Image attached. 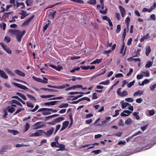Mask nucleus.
<instances>
[{
    "instance_id": "obj_1",
    "label": "nucleus",
    "mask_w": 156,
    "mask_h": 156,
    "mask_svg": "<svg viewBox=\"0 0 156 156\" xmlns=\"http://www.w3.org/2000/svg\"><path fill=\"white\" fill-rule=\"evenodd\" d=\"M9 103L11 105V106H8L6 109L11 113H12L15 111V109L14 108V107H17V106L18 105L21 107H22L23 106L22 104L20 102L16 100H12L9 102Z\"/></svg>"
},
{
    "instance_id": "obj_2",
    "label": "nucleus",
    "mask_w": 156,
    "mask_h": 156,
    "mask_svg": "<svg viewBox=\"0 0 156 156\" xmlns=\"http://www.w3.org/2000/svg\"><path fill=\"white\" fill-rule=\"evenodd\" d=\"M126 34V28L124 29V32L122 34V44L121 48L120 51V53L122 54V56H124L126 54V47H125V44L124 43V41L125 38V36Z\"/></svg>"
},
{
    "instance_id": "obj_3",
    "label": "nucleus",
    "mask_w": 156,
    "mask_h": 156,
    "mask_svg": "<svg viewBox=\"0 0 156 156\" xmlns=\"http://www.w3.org/2000/svg\"><path fill=\"white\" fill-rule=\"evenodd\" d=\"M26 32L25 30L22 31L18 30L15 35L16 36V39L18 42H20L21 40V38L25 34Z\"/></svg>"
},
{
    "instance_id": "obj_4",
    "label": "nucleus",
    "mask_w": 156,
    "mask_h": 156,
    "mask_svg": "<svg viewBox=\"0 0 156 156\" xmlns=\"http://www.w3.org/2000/svg\"><path fill=\"white\" fill-rule=\"evenodd\" d=\"M44 133V131L43 129H40L36 132L30 134V137H37L42 135Z\"/></svg>"
},
{
    "instance_id": "obj_5",
    "label": "nucleus",
    "mask_w": 156,
    "mask_h": 156,
    "mask_svg": "<svg viewBox=\"0 0 156 156\" xmlns=\"http://www.w3.org/2000/svg\"><path fill=\"white\" fill-rule=\"evenodd\" d=\"M33 78L36 81L38 82H41L44 83H48V80L45 77H43V79H42L33 76Z\"/></svg>"
},
{
    "instance_id": "obj_6",
    "label": "nucleus",
    "mask_w": 156,
    "mask_h": 156,
    "mask_svg": "<svg viewBox=\"0 0 156 156\" xmlns=\"http://www.w3.org/2000/svg\"><path fill=\"white\" fill-rule=\"evenodd\" d=\"M0 45L2 47V48L8 54H11L12 51L7 46L5 45L4 43H1Z\"/></svg>"
},
{
    "instance_id": "obj_7",
    "label": "nucleus",
    "mask_w": 156,
    "mask_h": 156,
    "mask_svg": "<svg viewBox=\"0 0 156 156\" xmlns=\"http://www.w3.org/2000/svg\"><path fill=\"white\" fill-rule=\"evenodd\" d=\"M42 122H39L35 123L33 125V126L34 127V129H37L42 128L44 126V124L41 125Z\"/></svg>"
},
{
    "instance_id": "obj_8",
    "label": "nucleus",
    "mask_w": 156,
    "mask_h": 156,
    "mask_svg": "<svg viewBox=\"0 0 156 156\" xmlns=\"http://www.w3.org/2000/svg\"><path fill=\"white\" fill-rule=\"evenodd\" d=\"M13 84L16 87H17L20 88V89H22L25 90H29V89H28L26 87L19 83H14Z\"/></svg>"
},
{
    "instance_id": "obj_9",
    "label": "nucleus",
    "mask_w": 156,
    "mask_h": 156,
    "mask_svg": "<svg viewBox=\"0 0 156 156\" xmlns=\"http://www.w3.org/2000/svg\"><path fill=\"white\" fill-rule=\"evenodd\" d=\"M54 128L52 127L48 130L47 132H45L44 131V133L47 136L49 137L51 135L54 130Z\"/></svg>"
},
{
    "instance_id": "obj_10",
    "label": "nucleus",
    "mask_w": 156,
    "mask_h": 156,
    "mask_svg": "<svg viewBox=\"0 0 156 156\" xmlns=\"http://www.w3.org/2000/svg\"><path fill=\"white\" fill-rule=\"evenodd\" d=\"M69 124V122L68 121H66L62 123V127L60 129V131H62L65 129L68 126Z\"/></svg>"
},
{
    "instance_id": "obj_11",
    "label": "nucleus",
    "mask_w": 156,
    "mask_h": 156,
    "mask_svg": "<svg viewBox=\"0 0 156 156\" xmlns=\"http://www.w3.org/2000/svg\"><path fill=\"white\" fill-rule=\"evenodd\" d=\"M0 76L4 79H7L8 76L2 70L0 69Z\"/></svg>"
},
{
    "instance_id": "obj_12",
    "label": "nucleus",
    "mask_w": 156,
    "mask_h": 156,
    "mask_svg": "<svg viewBox=\"0 0 156 156\" xmlns=\"http://www.w3.org/2000/svg\"><path fill=\"white\" fill-rule=\"evenodd\" d=\"M102 19L103 20H107L109 23V26L111 27H112L113 24L111 22L110 19L107 16H103L102 17Z\"/></svg>"
},
{
    "instance_id": "obj_13",
    "label": "nucleus",
    "mask_w": 156,
    "mask_h": 156,
    "mask_svg": "<svg viewBox=\"0 0 156 156\" xmlns=\"http://www.w3.org/2000/svg\"><path fill=\"white\" fill-rule=\"evenodd\" d=\"M14 72L16 74L20 76L24 77L25 75L24 73L22 72L20 70L16 69L14 70Z\"/></svg>"
},
{
    "instance_id": "obj_14",
    "label": "nucleus",
    "mask_w": 156,
    "mask_h": 156,
    "mask_svg": "<svg viewBox=\"0 0 156 156\" xmlns=\"http://www.w3.org/2000/svg\"><path fill=\"white\" fill-rule=\"evenodd\" d=\"M57 147L60 148L58 149L57 151H63L65 149V145L63 144H60L58 142H57Z\"/></svg>"
},
{
    "instance_id": "obj_15",
    "label": "nucleus",
    "mask_w": 156,
    "mask_h": 156,
    "mask_svg": "<svg viewBox=\"0 0 156 156\" xmlns=\"http://www.w3.org/2000/svg\"><path fill=\"white\" fill-rule=\"evenodd\" d=\"M20 14L22 15L21 17V19H24L26 16L28 15V14H27V13L26 11H24L23 10L22 11V12L20 13Z\"/></svg>"
},
{
    "instance_id": "obj_16",
    "label": "nucleus",
    "mask_w": 156,
    "mask_h": 156,
    "mask_svg": "<svg viewBox=\"0 0 156 156\" xmlns=\"http://www.w3.org/2000/svg\"><path fill=\"white\" fill-rule=\"evenodd\" d=\"M127 60L129 61H134L135 62H140V59L139 58H133V57H131L127 59Z\"/></svg>"
},
{
    "instance_id": "obj_17",
    "label": "nucleus",
    "mask_w": 156,
    "mask_h": 156,
    "mask_svg": "<svg viewBox=\"0 0 156 156\" xmlns=\"http://www.w3.org/2000/svg\"><path fill=\"white\" fill-rule=\"evenodd\" d=\"M151 49L149 46H147L146 47V50L145 51V54L147 56H148L151 51Z\"/></svg>"
},
{
    "instance_id": "obj_18",
    "label": "nucleus",
    "mask_w": 156,
    "mask_h": 156,
    "mask_svg": "<svg viewBox=\"0 0 156 156\" xmlns=\"http://www.w3.org/2000/svg\"><path fill=\"white\" fill-rule=\"evenodd\" d=\"M119 8L120 10L121 15L122 17H123L125 16V10L124 9L122 6H119Z\"/></svg>"
},
{
    "instance_id": "obj_19",
    "label": "nucleus",
    "mask_w": 156,
    "mask_h": 156,
    "mask_svg": "<svg viewBox=\"0 0 156 156\" xmlns=\"http://www.w3.org/2000/svg\"><path fill=\"white\" fill-rule=\"evenodd\" d=\"M52 108H42L39 109L38 111V112H44L45 111H51L52 110Z\"/></svg>"
},
{
    "instance_id": "obj_20",
    "label": "nucleus",
    "mask_w": 156,
    "mask_h": 156,
    "mask_svg": "<svg viewBox=\"0 0 156 156\" xmlns=\"http://www.w3.org/2000/svg\"><path fill=\"white\" fill-rule=\"evenodd\" d=\"M149 37V34H147L141 38L140 41L141 42H143L145 40L147 39H148Z\"/></svg>"
},
{
    "instance_id": "obj_21",
    "label": "nucleus",
    "mask_w": 156,
    "mask_h": 156,
    "mask_svg": "<svg viewBox=\"0 0 156 156\" xmlns=\"http://www.w3.org/2000/svg\"><path fill=\"white\" fill-rule=\"evenodd\" d=\"M64 120V118L63 117H59L55 119L54 121L56 122H59L61 121Z\"/></svg>"
},
{
    "instance_id": "obj_22",
    "label": "nucleus",
    "mask_w": 156,
    "mask_h": 156,
    "mask_svg": "<svg viewBox=\"0 0 156 156\" xmlns=\"http://www.w3.org/2000/svg\"><path fill=\"white\" fill-rule=\"evenodd\" d=\"M34 16L33 15L30 17L29 19H27L25 22H24L23 23V24L24 25H27V24L34 18Z\"/></svg>"
},
{
    "instance_id": "obj_23",
    "label": "nucleus",
    "mask_w": 156,
    "mask_h": 156,
    "mask_svg": "<svg viewBox=\"0 0 156 156\" xmlns=\"http://www.w3.org/2000/svg\"><path fill=\"white\" fill-rule=\"evenodd\" d=\"M153 61H149L148 63L146 64L145 66V67L146 68H149L153 64Z\"/></svg>"
},
{
    "instance_id": "obj_24",
    "label": "nucleus",
    "mask_w": 156,
    "mask_h": 156,
    "mask_svg": "<svg viewBox=\"0 0 156 156\" xmlns=\"http://www.w3.org/2000/svg\"><path fill=\"white\" fill-rule=\"evenodd\" d=\"M6 26V24L5 23L2 22L0 23V27L3 30H5Z\"/></svg>"
},
{
    "instance_id": "obj_25",
    "label": "nucleus",
    "mask_w": 156,
    "mask_h": 156,
    "mask_svg": "<svg viewBox=\"0 0 156 156\" xmlns=\"http://www.w3.org/2000/svg\"><path fill=\"white\" fill-rule=\"evenodd\" d=\"M16 94L21 98L24 100H27V98L26 96L23 94H22L20 93H17Z\"/></svg>"
},
{
    "instance_id": "obj_26",
    "label": "nucleus",
    "mask_w": 156,
    "mask_h": 156,
    "mask_svg": "<svg viewBox=\"0 0 156 156\" xmlns=\"http://www.w3.org/2000/svg\"><path fill=\"white\" fill-rule=\"evenodd\" d=\"M18 30L15 29H10L9 30V32L12 34L15 35Z\"/></svg>"
},
{
    "instance_id": "obj_27",
    "label": "nucleus",
    "mask_w": 156,
    "mask_h": 156,
    "mask_svg": "<svg viewBox=\"0 0 156 156\" xmlns=\"http://www.w3.org/2000/svg\"><path fill=\"white\" fill-rule=\"evenodd\" d=\"M109 83V80H107L106 81H102L99 83V84H103L105 85H108Z\"/></svg>"
},
{
    "instance_id": "obj_28",
    "label": "nucleus",
    "mask_w": 156,
    "mask_h": 156,
    "mask_svg": "<svg viewBox=\"0 0 156 156\" xmlns=\"http://www.w3.org/2000/svg\"><path fill=\"white\" fill-rule=\"evenodd\" d=\"M69 104L67 103H62L59 106V107L60 108H65L68 107Z\"/></svg>"
},
{
    "instance_id": "obj_29",
    "label": "nucleus",
    "mask_w": 156,
    "mask_h": 156,
    "mask_svg": "<svg viewBox=\"0 0 156 156\" xmlns=\"http://www.w3.org/2000/svg\"><path fill=\"white\" fill-rule=\"evenodd\" d=\"M149 87L151 91H153L156 87V83L151 85Z\"/></svg>"
},
{
    "instance_id": "obj_30",
    "label": "nucleus",
    "mask_w": 156,
    "mask_h": 156,
    "mask_svg": "<svg viewBox=\"0 0 156 156\" xmlns=\"http://www.w3.org/2000/svg\"><path fill=\"white\" fill-rule=\"evenodd\" d=\"M143 92V91H142L141 92L140 90H138L134 93L133 95L134 96H137L139 94H140V95L141 94H142Z\"/></svg>"
},
{
    "instance_id": "obj_31",
    "label": "nucleus",
    "mask_w": 156,
    "mask_h": 156,
    "mask_svg": "<svg viewBox=\"0 0 156 156\" xmlns=\"http://www.w3.org/2000/svg\"><path fill=\"white\" fill-rule=\"evenodd\" d=\"M10 37L7 36L5 37L4 40L5 42L8 43L10 41Z\"/></svg>"
},
{
    "instance_id": "obj_32",
    "label": "nucleus",
    "mask_w": 156,
    "mask_h": 156,
    "mask_svg": "<svg viewBox=\"0 0 156 156\" xmlns=\"http://www.w3.org/2000/svg\"><path fill=\"white\" fill-rule=\"evenodd\" d=\"M51 23V21L49 20L48 21V23L45 25L43 27L44 31H45L47 30V28L48 27L49 25Z\"/></svg>"
},
{
    "instance_id": "obj_33",
    "label": "nucleus",
    "mask_w": 156,
    "mask_h": 156,
    "mask_svg": "<svg viewBox=\"0 0 156 156\" xmlns=\"http://www.w3.org/2000/svg\"><path fill=\"white\" fill-rule=\"evenodd\" d=\"M55 96L54 95H42L41 96V97L43 98H48L53 97Z\"/></svg>"
},
{
    "instance_id": "obj_34",
    "label": "nucleus",
    "mask_w": 156,
    "mask_h": 156,
    "mask_svg": "<svg viewBox=\"0 0 156 156\" xmlns=\"http://www.w3.org/2000/svg\"><path fill=\"white\" fill-rule=\"evenodd\" d=\"M41 89L42 90H44L46 91H48L49 92H52L54 91V90L52 89H49L45 88H41Z\"/></svg>"
},
{
    "instance_id": "obj_35",
    "label": "nucleus",
    "mask_w": 156,
    "mask_h": 156,
    "mask_svg": "<svg viewBox=\"0 0 156 156\" xmlns=\"http://www.w3.org/2000/svg\"><path fill=\"white\" fill-rule=\"evenodd\" d=\"M141 72L144 74V76L146 77H148L150 76V73L148 71H146V72Z\"/></svg>"
},
{
    "instance_id": "obj_36",
    "label": "nucleus",
    "mask_w": 156,
    "mask_h": 156,
    "mask_svg": "<svg viewBox=\"0 0 156 156\" xmlns=\"http://www.w3.org/2000/svg\"><path fill=\"white\" fill-rule=\"evenodd\" d=\"M24 110V108H18L16 111V112L14 113V115H16L17 113L20 112L21 111L23 110Z\"/></svg>"
},
{
    "instance_id": "obj_37",
    "label": "nucleus",
    "mask_w": 156,
    "mask_h": 156,
    "mask_svg": "<svg viewBox=\"0 0 156 156\" xmlns=\"http://www.w3.org/2000/svg\"><path fill=\"white\" fill-rule=\"evenodd\" d=\"M5 71L9 75L11 76L13 75V73L9 69H5Z\"/></svg>"
},
{
    "instance_id": "obj_38",
    "label": "nucleus",
    "mask_w": 156,
    "mask_h": 156,
    "mask_svg": "<svg viewBox=\"0 0 156 156\" xmlns=\"http://www.w3.org/2000/svg\"><path fill=\"white\" fill-rule=\"evenodd\" d=\"M122 105V108H124L127 106V103L124 102L123 101H122L121 102Z\"/></svg>"
},
{
    "instance_id": "obj_39",
    "label": "nucleus",
    "mask_w": 156,
    "mask_h": 156,
    "mask_svg": "<svg viewBox=\"0 0 156 156\" xmlns=\"http://www.w3.org/2000/svg\"><path fill=\"white\" fill-rule=\"evenodd\" d=\"M6 148L5 147H2L0 149V153L1 154H3L4 152H5Z\"/></svg>"
},
{
    "instance_id": "obj_40",
    "label": "nucleus",
    "mask_w": 156,
    "mask_h": 156,
    "mask_svg": "<svg viewBox=\"0 0 156 156\" xmlns=\"http://www.w3.org/2000/svg\"><path fill=\"white\" fill-rule=\"evenodd\" d=\"M27 96L30 99L34 101L36 100L35 98L33 96L29 94H27Z\"/></svg>"
},
{
    "instance_id": "obj_41",
    "label": "nucleus",
    "mask_w": 156,
    "mask_h": 156,
    "mask_svg": "<svg viewBox=\"0 0 156 156\" xmlns=\"http://www.w3.org/2000/svg\"><path fill=\"white\" fill-rule=\"evenodd\" d=\"M121 30V27L119 25H118L117 26V29L116 30V33H119Z\"/></svg>"
},
{
    "instance_id": "obj_42",
    "label": "nucleus",
    "mask_w": 156,
    "mask_h": 156,
    "mask_svg": "<svg viewBox=\"0 0 156 156\" xmlns=\"http://www.w3.org/2000/svg\"><path fill=\"white\" fill-rule=\"evenodd\" d=\"M127 106H128V109L129 110H130L131 111H133V106H131V105L127 103Z\"/></svg>"
},
{
    "instance_id": "obj_43",
    "label": "nucleus",
    "mask_w": 156,
    "mask_h": 156,
    "mask_svg": "<svg viewBox=\"0 0 156 156\" xmlns=\"http://www.w3.org/2000/svg\"><path fill=\"white\" fill-rule=\"evenodd\" d=\"M148 112L149 115L151 116L153 115L155 113V112L154 109L149 110L148 111Z\"/></svg>"
},
{
    "instance_id": "obj_44",
    "label": "nucleus",
    "mask_w": 156,
    "mask_h": 156,
    "mask_svg": "<svg viewBox=\"0 0 156 156\" xmlns=\"http://www.w3.org/2000/svg\"><path fill=\"white\" fill-rule=\"evenodd\" d=\"M143 76L144 75L142 74H140V75H137L136 76V78L137 79L140 80L142 78Z\"/></svg>"
},
{
    "instance_id": "obj_45",
    "label": "nucleus",
    "mask_w": 156,
    "mask_h": 156,
    "mask_svg": "<svg viewBox=\"0 0 156 156\" xmlns=\"http://www.w3.org/2000/svg\"><path fill=\"white\" fill-rule=\"evenodd\" d=\"M135 82V80H133L132 82H130V83L127 85V87L129 88L131 87L133 85Z\"/></svg>"
},
{
    "instance_id": "obj_46",
    "label": "nucleus",
    "mask_w": 156,
    "mask_h": 156,
    "mask_svg": "<svg viewBox=\"0 0 156 156\" xmlns=\"http://www.w3.org/2000/svg\"><path fill=\"white\" fill-rule=\"evenodd\" d=\"M105 72H106V70L105 69H102L101 70V73L99 74H98L97 75V76H98L100 75H103Z\"/></svg>"
},
{
    "instance_id": "obj_47",
    "label": "nucleus",
    "mask_w": 156,
    "mask_h": 156,
    "mask_svg": "<svg viewBox=\"0 0 156 156\" xmlns=\"http://www.w3.org/2000/svg\"><path fill=\"white\" fill-rule=\"evenodd\" d=\"M27 106L33 108L34 106L33 105L31 102H27Z\"/></svg>"
},
{
    "instance_id": "obj_48",
    "label": "nucleus",
    "mask_w": 156,
    "mask_h": 156,
    "mask_svg": "<svg viewBox=\"0 0 156 156\" xmlns=\"http://www.w3.org/2000/svg\"><path fill=\"white\" fill-rule=\"evenodd\" d=\"M25 127L26 128V131L28 130V129H29L30 127V125L28 122H27L26 123Z\"/></svg>"
},
{
    "instance_id": "obj_49",
    "label": "nucleus",
    "mask_w": 156,
    "mask_h": 156,
    "mask_svg": "<svg viewBox=\"0 0 156 156\" xmlns=\"http://www.w3.org/2000/svg\"><path fill=\"white\" fill-rule=\"evenodd\" d=\"M89 3L92 5H95L96 3L95 0H90Z\"/></svg>"
},
{
    "instance_id": "obj_50",
    "label": "nucleus",
    "mask_w": 156,
    "mask_h": 156,
    "mask_svg": "<svg viewBox=\"0 0 156 156\" xmlns=\"http://www.w3.org/2000/svg\"><path fill=\"white\" fill-rule=\"evenodd\" d=\"M63 97H56V98H50V99H49L48 100H58V99H63Z\"/></svg>"
},
{
    "instance_id": "obj_51",
    "label": "nucleus",
    "mask_w": 156,
    "mask_h": 156,
    "mask_svg": "<svg viewBox=\"0 0 156 156\" xmlns=\"http://www.w3.org/2000/svg\"><path fill=\"white\" fill-rule=\"evenodd\" d=\"M11 6H12L11 5H7L6 7V8H3V11L4 12L7 11L10 8V7Z\"/></svg>"
},
{
    "instance_id": "obj_52",
    "label": "nucleus",
    "mask_w": 156,
    "mask_h": 156,
    "mask_svg": "<svg viewBox=\"0 0 156 156\" xmlns=\"http://www.w3.org/2000/svg\"><path fill=\"white\" fill-rule=\"evenodd\" d=\"M150 17V18L154 21L155 20L156 17L155 16V15L154 14H152L151 15Z\"/></svg>"
},
{
    "instance_id": "obj_53",
    "label": "nucleus",
    "mask_w": 156,
    "mask_h": 156,
    "mask_svg": "<svg viewBox=\"0 0 156 156\" xmlns=\"http://www.w3.org/2000/svg\"><path fill=\"white\" fill-rule=\"evenodd\" d=\"M102 58H101L100 59H97L95 61V64H99L100 63L102 60Z\"/></svg>"
},
{
    "instance_id": "obj_54",
    "label": "nucleus",
    "mask_w": 156,
    "mask_h": 156,
    "mask_svg": "<svg viewBox=\"0 0 156 156\" xmlns=\"http://www.w3.org/2000/svg\"><path fill=\"white\" fill-rule=\"evenodd\" d=\"M92 97L93 99H97L98 98L97 97V94L96 93H94L93 94Z\"/></svg>"
},
{
    "instance_id": "obj_55",
    "label": "nucleus",
    "mask_w": 156,
    "mask_h": 156,
    "mask_svg": "<svg viewBox=\"0 0 156 156\" xmlns=\"http://www.w3.org/2000/svg\"><path fill=\"white\" fill-rule=\"evenodd\" d=\"M147 125L144 126H142L141 127V129L143 131H145L147 128Z\"/></svg>"
},
{
    "instance_id": "obj_56",
    "label": "nucleus",
    "mask_w": 156,
    "mask_h": 156,
    "mask_svg": "<svg viewBox=\"0 0 156 156\" xmlns=\"http://www.w3.org/2000/svg\"><path fill=\"white\" fill-rule=\"evenodd\" d=\"M123 76V75L122 73H119L116 74L115 77L116 78H119L122 77Z\"/></svg>"
},
{
    "instance_id": "obj_57",
    "label": "nucleus",
    "mask_w": 156,
    "mask_h": 156,
    "mask_svg": "<svg viewBox=\"0 0 156 156\" xmlns=\"http://www.w3.org/2000/svg\"><path fill=\"white\" fill-rule=\"evenodd\" d=\"M112 51V50H108L105 51H104L103 53L105 54H107L110 53Z\"/></svg>"
},
{
    "instance_id": "obj_58",
    "label": "nucleus",
    "mask_w": 156,
    "mask_h": 156,
    "mask_svg": "<svg viewBox=\"0 0 156 156\" xmlns=\"http://www.w3.org/2000/svg\"><path fill=\"white\" fill-rule=\"evenodd\" d=\"M81 68L83 69L87 70L90 69V66H81Z\"/></svg>"
},
{
    "instance_id": "obj_59",
    "label": "nucleus",
    "mask_w": 156,
    "mask_h": 156,
    "mask_svg": "<svg viewBox=\"0 0 156 156\" xmlns=\"http://www.w3.org/2000/svg\"><path fill=\"white\" fill-rule=\"evenodd\" d=\"M126 95H127V92L126 91L124 90L123 92H122V93L120 94V96L123 97L124 96Z\"/></svg>"
},
{
    "instance_id": "obj_60",
    "label": "nucleus",
    "mask_w": 156,
    "mask_h": 156,
    "mask_svg": "<svg viewBox=\"0 0 156 156\" xmlns=\"http://www.w3.org/2000/svg\"><path fill=\"white\" fill-rule=\"evenodd\" d=\"M119 126H123L124 125V123L123 122V121L121 119H120L119 120Z\"/></svg>"
},
{
    "instance_id": "obj_61",
    "label": "nucleus",
    "mask_w": 156,
    "mask_h": 156,
    "mask_svg": "<svg viewBox=\"0 0 156 156\" xmlns=\"http://www.w3.org/2000/svg\"><path fill=\"white\" fill-rule=\"evenodd\" d=\"M50 111H45L42 112L43 114L44 115H48L51 114V112H49Z\"/></svg>"
},
{
    "instance_id": "obj_62",
    "label": "nucleus",
    "mask_w": 156,
    "mask_h": 156,
    "mask_svg": "<svg viewBox=\"0 0 156 156\" xmlns=\"http://www.w3.org/2000/svg\"><path fill=\"white\" fill-rule=\"evenodd\" d=\"M100 152V150H97L93 151L92 153H94L95 154H98Z\"/></svg>"
},
{
    "instance_id": "obj_63",
    "label": "nucleus",
    "mask_w": 156,
    "mask_h": 156,
    "mask_svg": "<svg viewBox=\"0 0 156 156\" xmlns=\"http://www.w3.org/2000/svg\"><path fill=\"white\" fill-rule=\"evenodd\" d=\"M51 144L52 147H57V143L55 142H51Z\"/></svg>"
},
{
    "instance_id": "obj_64",
    "label": "nucleus",
    "mask_w": 156,
    "mask_h": 156,
    "mask_svg": "<svg viewBox=\"0 0 156 156\" xmlns=\"http://www.w3.org/2000/svg\"><path fill=\"white\" fill-rule=\"evenodd\" d=\"M156 7V3L155 2H154L153 4V5L151 6L150 8L152 10L153 9H154Z\"/></svg>"
}]
</instances>
